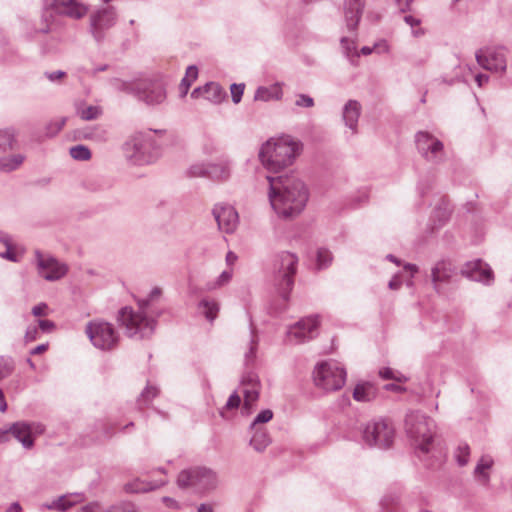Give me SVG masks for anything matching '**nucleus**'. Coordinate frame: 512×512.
<instances>
[{"instance_id":"nucleus-63","label":"nucleus","mask_w":512,"mask_h":512,"mask_svg":"<svg viewBox=\"0 0 512 512\" xmlns=\"http://www.w3.org/2000/svg\"><path fill=\"white\" fill-rule=\"evenodd\" d=\"M48 348V344H40L31 350L32 355H37L45 352Z\"/></svg>"},{"instance_id":"nucleus-39","label":"nucleus","mask_w":512,"mask_h":512,"mask_svg":"<svg viewBox=\"0 0 512 512\" xmlns=\"http://www.w3.org/2000/svg\"><path fill=\"white\" fill-rule=\"evenodd\" d=\"M70 156L79 161H87L91 158V151L84 145H77L70 148Z\"/></svg>"},{"instance_id":"nucleus-18","label":"nucleus","mask_w":512,"mask_h":512,"mask_svg":"<svg viewBox=\"0 0 512 512\" xmlns=\"http://www.w3.org/2000/svg\"><path fill=\"white\" fill-rule=\"evenodd\" d=\"M461 274L473 281L490 284L494 280L493 271L490 266L478 259L467 262L461 269Z\"/></svg>"},{"instance_id":"nucleus-3","label":"nucleus","mask_w":512,"mask_h":512,"mask_svg":"<svg viewBox=\"0 0 512 512\" xmlns=\"http://www.w3.org/2000/svg\"><path fill=\"white\" fill-rule=\"evenodd\" d=\"M160 294V288H153L148 299L139 301L140 312H134L129 307H124L119 311L118 321L125 327L128 337L143 339L152 335L155 329V321L147 318L143 310L151 300L159 297Z\"/></svg>"},{"instance_id":"nucleus-25","label":"nucleus","mask_w":512,"mask_h":512,"mask_svg":"<svg viewBox=\"0 0 512 512\" xmlns=\"http://www.w3.org/2000/svg\"><path fill=\"white\" fill-rule=\"evenodd\" d=\"M377 396V388L370 382L358 383L353 390V398L358 402H370Z\"/></svg>"},{"instance_id":"nucleus-6","label":"nucleus","mask_w":512,"mask_h":512,"mask_svg":"<svg viewBox=\"0 0 512 512\" xmlns=\"http://www.w3.org/2000/svg\"><path fill=\"white\" fill-rule=\"evenodd\" d=\"M177 484L180 488L202 493L216 487L217 476L210 469L195 467L181 471L177 478Z\"/></svg>"},{"instance_id":"nucleus-24","label":"nucleus","mask_w":512,"mask_h":512,"mask_svg":"<svg viewBox=\"0 0 512 512\" xmlns=\"http://www.w3.org/2000/svg\"><path fill=\"white\" fill-rule=\"evenodd\" d=\"M361 112V105L356 100H349L343 108V120L353 133L357 131V123Z\"/></svg>"},{"instance_id":"nucleus-62","label":"nucleus","mask_w":512,"mask_h":512,"mask_svg":"<svg viewBox=\"0 0 512 512\" xmlns=\"http://www.w3.org/2000/svg\"><path fill=\"white\" fill-rule=\"evenodd\" d=\"M237 259H238L237 255L232 251H229L226 254L225 260H226V263L228 266L234 265V263L237 261Z\"/></svg>"},{"instance_id":"nucleus-13","label":"nucleus","mask_w":512,"mask_h":512,"mask_svg":"<svg viewBox=\"0 0 512 512\" xmlns=\"http://www.w3.org/2000/svg\"><path fill=\"white\" fill-rule=\"evenodd\" d=\"M45 431L43 424L38 422L19 421L11 425L10 432L24 448L30 449L34 446V436L41 435Z\"/></svg>"},{"instance_id":"nucleus-37","label":"nucleus","mask_w":512,"mask_h":512,"mask_svg":"<svg viewBox=\"0 0 512 512\" xmlns=\"http://www.w3.org/2000/svg\"><path fill=\"white\" fill-rule=\"evenodd\" d=\"M233 270L228 269L223 271L215 280L207 282L205 289L213 291L226 286L232 279Z\"/></svg>"},{"instance_id":"nucleus-19","label":"nucleus","mask_w":512,"mask_h":512,"mask_svg":"<svg viewBox=\"0 0 512 512\" xmlns=\"http://www.w3.org/2000/svg\"><path fill=\"white\" fill-rule=\"evenodd\" d=\"M456 275V268L450 261L441 260L435 263L431 269V282L437 293L441 292V287L452 281Z\"/></svg>"},{"instance_id":"nucleus-16","label":"nucleus","mask_w":512,"mask_h":512,"mask_svg":"<svg viewBox=\"0 0 512 512\" xmlns=\"http://www.w3.org/2000/svg\"><path fill=\"white\" fill-rule=\"evenodd\" d=\"M212 214L218 224L219 230L224 233H233L238 226V213L230 205L217 204L212 210Z\"/></svg>"},{"instance_id":"nucleus-55","label":"nucleus","mask_w":512,"mask_h":512,"mask_svg":"<svg viewBox=\"0 0 512 512\" xmlns=\"http://www.w3.org/2000/svg\"><path fill=\"white\" fill-rule=\"evenodd\" d=\"M38 327L36 326H30L27 328L26 330V333H25V340L27 342H31V341H34L37 339L38 337Z\"/></svg>"},{"instance_id":"nucleus-28","label":"nucleus","mask_w":512,"mask_h":512,"mask_svg":"<svg viewBox=\"0 0 512 512\" xmlns=\"http://www.w3.org/2000/svg\"><path fill=\"white\" fill-rule=\"evenodd\" d=\"M493 464V458L489 455H483L478 461L474 470V476L482 484H487L489 482L488 470L491 469Z\"/></svg>"},{"instance_id":"nucleus-22","label":"nucleus","mask_w":512,"mask_h":512,"mask_svg":"<svg viewBox=\"0 0 512 512\" xmlns=\"http://www.w3.org/2000/svg\"><path fill=\"white\" fill-rule=\"evenodd\" d=\"M366 5V0H344L343 15L346 27L354 31L361 20Z\"/></svg>"},{"instance_id":"nucleus-26","label":"nucleus","mask_w":512,"mask_h":512,"mask_svg":"<svg viewBox=\"0 0 512 512\" xmlns=\"http://www.w3.org/2000/svg\"><path fill=\"white\" fill-rule=\"evenodd\" d=\"M82 500L83 497L81 494L64 495L52 501L50 504H47L46 507L50 510L66 511Z\"/></svg>"},{"instance_id":"nucleus-43","label":"nucleus","mask_w":512,"mask_h":512,"mask_svg":"<svg viewBox=\"0 0 512 512\" xmlns=\"http://www.w3.org/2000/svg\"><path fill=\"white\" fill-rule=\"evenodd\" d=\"M158 394V389L155 386L148 385L141 393L138 402L139 404L146 405Z\"/></svg>"},{"instance_id":"nucleus-46","label":"nucleus","mask_w":512,"mask_h":512,"mask_svg":"<svg viewBox=\"0 0 512 512\" xmlns=\"http://www.w3.org/2000/svg\"><path fill=\"white\" fill-rule=\"evenodd\" d=\"M373 51L377 53H384L388 51V45L386 41L375 43L373 47L364 46L361 48V54L370 55Z\"/></svg>"},{"instance_id":"nucleus-45","label":"nucleus","mask_w":512,"mask_h":512,"mask_svg":"<svg viewBox=\"0 0 512 512\" xmlns=\"http://www.w3.org/2000/svg\"><path fill=\"white\" fill-rule=\"evenodd\" d=\"M208 164L197 163L193 164L189 170L188 175L190 177H207Z\"/></svg>"},{"instance_id":"nucleus-35","label":"nucleus","mask_w":512,"mask_h":512,"mask_svg":"<svg viewBox=\"0 0 512 512\" xmlns=\"http://www.w3.org/2000/svg\"><path fill=\"white\" fill-rule=\"evenodd\" d=\"M198 77V68L195 65L188 66L186 69L185 77L181 80L179 85L180 96L185 97L189 91L190 86Z\"/></svg>"},{"instance_id":"nucleus-12","label":"nucleus","mask_w":512,"mask_h":512,"mask_svg":"<svg viewBox=\"0 0 512 512\" xmlns=\"http://www.w3.org/2000/svg\"><path fill=\"white\" fill-rule=\"evenodd\" d=\"M319 324V316L302 318L288 328V341L299 344L313 339L318 334Z\"/></svg>"},{"instance_id":"nucleus-29","label":"nucleus","mask_w":512,"mask_h":512,"mask_svg":"<svg viewBox=\"0 0 512 512\" xmlns=\"http://www.w3.org/2000/svg\"><path fill=\"white\" fill-rule=\"evenodd\" d=\"M282 97V89L279 84H274L269 87H259L254 95V99L257 101H270L279 100Z\"/></svg>"},{"instance_id":"nucleus-57","label":"nucleus","mask_w":512,"mask_h":512,"mask_svg":"<svg viewBox=\"0 0 512 512\" xmlns=\"http://www.w3.org/2000/svg\"><path fill=\"white\" fill-rule=\"evenodd\" d=\"M401 285L402 282L398 274L394 275L388 283V287L392 290H398L401 287Z\"/></svg>"},{"instance_id":"nucleus-17","label":"nucleus","mask_w":512,"mask_h":512,"mask_svg":"<svg viewBox=\"0 0 512 512\" xmlns=\"http://www.w3.org/2000/svg\"><path fill=\"white\" fill-rule=\"evenodd\" d=\"M150 146L151 143L146 136L142 134L135 135L125 144L126 155L135 164L142 165L148 162L147 153Z\"/></svg>"},{"instance_id":"nucleus-4","label":"nucleus","mask_w":512,"mask_h":512,"mask_svg":"<svg viewBox=\"0 0 512 512\" xmlns=\"http://www.w3.org/2000/svg\"><path fill=\"white\" fill-rule=\"evenodd\" d=\"M298 257L291 252L278 253L273 261V279L282 297L287 300L294 284Z\"/></svg>"},{"instance_id":"nucleus-49","label":"nucleus","mask_w":512,"mask_h":512,"mask_svg":"<svg viewBox=\"0 0 512 512\" xmlns=\"http://www.w3.org/2000/svg\"><path fill=\"white\" fill-rule=\"evenodd\" d=\"M245 85L244 84H232L230 87L232 100L235 104L241 101Z\"/></svg>"},{"instance_id":"nucleus-41","label":"nucleus","mask_w":512,"mask_h":512,"mask_svg":"<svg viewBox=\"0 0 512 512\" xmlns=\"http://www.w3.org/2000/svg\"><path fill=\"white\" fill-rule=\"evenodd\" d=\"M332 261V255L330 251L324 248H320L317 251V265L319 269L326 268Z\"/></svg>"},{"instance_id":"nucleus-2","label":"nucleus","mask_w":512,"mask_h":512,"mask_svg":"<svg viewBox=\"0 0 512 512\" xmlns=\"http://www.w3.org/2000/svg\"><path fill=\"white\" fill-rule=\"evenodd\" d=\"M299 150V143L289 137L270 139L262 145L259 159L269 172L277 173L293 163Z\"/></svg>"},{"instance_id":"nucleus-53","label":"nucleus","mask_w":512,"mask_h":512,"mask_svg":"<svg viewBox=\"0 0 512 512\" xmlns=\"http://www.w3.org/2000/svg\"><path fill=\"white\" fill-rule=\"evenodd\" d=\"M0 257L3 259L9 260L11 262H19L20 261V256L14 250L13 245L11 248H6L5 252L0 253Z\"/></svg>"},{"instance_id":"nucleus-14","label":"nucleus","mask_w":512,"mask_h":512,"mask_svg":"<svg viewBox=\"0 0 512 512\" xmlns=\"http://www.w3.org/2000/svg\"><path fill=\"white\" fill-rule=\"evenodd\" d=\"M46 6L56 14L80 20L88 13V6L79 0H46Z\"/></svg>"},{"instance_id":"nucleus-15","label":"nucleus","mask_w":512,"mask_h":512,"mask_svg":"<svg viewBox=\"0 0 512 512\" xmlns=\"http://www.w3.org/2000/svg\"><path fill=\"white\" fill-rule=\"evenodd\" d=\"M416 145L419 153L430 162H438L442 158L443 144L427 132L416 135Z\"/></svg>"},{"instance_id":"nucleus-52","label":"nucleus","mask_w":512,"mask_h":512,"mask_svg":"<svg viewBox=\"0 0 512 512\" xmlns=\"http://www.w3.org/2000/svg\"><path fill=\"white\" fill-rule=\"evenodd\" d=\"M295 105L298 107L310 108V107L314 106V100L312 97H310L306 94H299V95H297Z\"/></svg>"},{"instance_id":"nucleus-23","label":"nucleus","mask_w":512,"mask_h":512,"mask_svg":"<svg viewBox=\"0 0 512 512\" xmlns=\"http://www.w3.org/2000/svg\"><path fill=\"white\" fill-rule=\"evenodd\" d=\"M191 97H203L211 103L219 104L225 99L226 92L222 89V87L219 84L210 82L205 84L203 87L195 88L191 92Z\"/></svg>"},{"instance_id":"nucleus-44","label":"nucleus","mask_w":512,"mask_h":512,"mask_svg":"<svg viewBox=\"0 0 512 512\" xmlns=\"http://www.w3.org/2000/svg\"><path fill=\"white\" fill-rule=\"evenodd\" d=\"M257 346H258V338H257V335L255 334V331L252 330L251 336H250V341H249V351L246 352V354H245V360L247 363H250L253 361V359L255 357L256 350H257Z\"/></svg>"},{"instance_id":"nucleus-9","label":"nucleus","mask_w":512,"mask_h":512,"mask_svg":"<svg viewBox=\"0 0 512 512\" xmlns=\"http://www.w3.org/2000/svg\"><path fill=\"white\" fill-rule=\"evenodd\" d=\"M394 434V427L389 421L378 419L364 427L363 440L369 446L387 448L392 444Z\"/></svg>"},{"instance_id":"nucleus-38","label":"nucleus","mask_w":512,"mask_h":512,"mask_svg":"<svg viewBox=\"0 0 512 512\" xmlns=\"http://www.w3.org/2000/svg\"><path fill=\"white\" fill-rule=\"evenodd\" d=\"M77 113L80 116L81 119L90 121L95 120L100 117L102 114V108L100 106H94V105H80L77 108Z\"/></svg>"},{"instance_id":"nucleus-64","label":"nucleus","mask_w":512,"mask_h":512,"mask_svg":"<svg viewBox=\"0 0 512 512\" xmlns=\"http://www.w3.org/2000/svg\"><path fill=\"white\" fill-rule=\"evenodd\" d=\"M6 512H22V507L19 503L15 502L10 505Z\"/></svg>"},{"instance_id":"nucleus-48","label":"nucleus","mask_w":512,"mask_h":512,"mask_svg":"<svg viewBox=\"0 0 512 512\" xmlns=\"http://www.w3.org/2000/svg\"><path fill=\"white\" fill-rule=\"evenodd\" d=\"M240 403H241L240 396L236 392H234L228 398L225 407L220 411L221 416L224 417V409H226V410L236 409L239 407Z\"/></svg>"},{"instance_id":"nucleus-58","label":"nucleus","mask_w":512,"mask_h":512,"mask_svg":"<svg viewBox=\"0 0 512 512\" xmlns=\"http://www.w3.org/2000/svg\"><path fill=\"white\" fill-rule=\"evenodd\" d=\"M0 242L4 244L6 248H11L13 245L11 236L4 232H0Z\"/></svg>"},{"instance_id":"nucleus-36","label":"nucleus","mask_w":512,"mask_h":512,"mask_svg":"<svg viewBox=\"0 0 512 512\" xmlns=\"http://www.w3.org/2000/svg\"><path fill=\"white\" fill-rule=\"evenodd\" d=\"M16 144V133L11 128L0 130V152H8Z\"/></svg>"},{"instance_id":"nucleus-5","label":"nucleus","mask_w":512,"mask_h":512,"mask_svg":"<svg viewBox=\"0 0 512 512\" xmlns=\"http://www.w3.org/2000/svg\"><path fill=\"white\" fill-rule=\"evenodd\" d=\"M434 427V421L419 412H411L406 416V432L424 453L429 452V446L434 436Z\"/></svg>"},{"instance_id":"nucleus-27","label":"nucleus","mask_w":512,"mask_h":512,"mask_svg":"<svg viewBox=\"0 0 512 512\" xmlns=\"http://www.w3.org/2000/svg\"><path fill=\"white\" fill-rule=\"evenodd\" d=\"M79 512H138L135 505L130 502H123L110 506L106 509L97 504H91L83 507Z\"/></svg>"},{"instance_id":"nucleus-11","label":"nucleus","mask_w":512,"mask_h":512,"mask_svg":"<svg viewBox=\"0 0 512 512\" xmlns=\"http://www.w3.org/2000/svg\"><path fill=\"white\" fill-rule=\"evenodd\" d=\"M117 21V13L114 7L107 6L98 8L90 14L89 30L97 42L105 39L106 32L112 28Z\"/></svg>"},{"instance_id":"nucleus-60","label":"nucleus","mask_w":512,"mask_h":512,"mask_svg":"<svg viewBox=\"0 0 512 512\" xmlns=\"http://www.w3.org/2000/svg\"><path fill=\"white\" fill-rule=\"evenodd\" d=\"M64 76H65V72L60 71V70L54 71V72H51V73L47 74L48 79L51 80V81L59 80V79H61Z\"/></svg>"},{"instance_id":"nucleus-30","label":"nucleus","mask_w":512,"mask_h":512,"mask_svg":"<svg viewBox=\"0 0 512 512\" xmlns=\"http://www.w3.org/2000/svg\"><path fill=\"white\" fill-rule=\"evenodd\" d=\"M166 481L159 482H146L140 479H136L125 485V490L130 493H145L157 489L163 486Z\"/></svg>"},{"instance_id":"nucleus-51","label":"nucleus","mask_w":512,"mask_h":512,"mask_svg":"<svg viewBox=\"0 0 512 512\" xmlns=\"http://www.w3.org/2000/svg\"><path fill=\"white\" fill-rule=\"evenodd\" d=\"M258 391L256 389L245 390L244 392V406L251 407L254 402L258 399Z\"/></svg>"},{"instance_id":"nucleus-21","label":"nucleus","mask_w":512,"mask_h":512,"mask_svg":"<svg viewBox=\"0 0 512 512\" xmlns=\"http://www.w3.org/2000/svg\"><path fill=\"white\" fill-rule=\"evenodd\" d=\"M138 98L147 104H159L166 98L165 90L159 82L143 81L137 84Z\"/></svg>"},{"instance_id":"nucleus-42","label":"nucleus","mask_w":512,"mask_h":512,"mask_svg":"<svg viewBox=\"0 0 512 512\" xmlns=\"http://www.w3.org/2000/svg\"><path fill=\"white\" fill-rule=\"evenodd\" d=\"M470 455V448L467 444H460L456 451V459L460 466H465L468 463Z\"/></svg>"},{"instance_id":"nucleus-50","label":"nucleus","mask_w":512,"mask_h":512,"mask_svg":"<svg viewBox=\"0 0 512 512\" xmlns=\"http://www.w3.org/2000/svg\"><path fill=\"white\" fill-rule=\"evenodd\" d=\"M341 44H342V47L344 48L345 53L348 57H351L353 55L358 56V53L356 52L355 43L352 40H350L346 37H343L341 39Z\"/></svg>"},{"instance_id":"nucleus-20","label":"nucleus","mask_w":512,"mask_h":512,"mask_svg":"<svg viewBox=\"0 0 512 512\" xmlns=\"http://www.w3.org/2000/svg\"><path fill=\"white\" fill-rule=\"evenodd\" d=\"M475 56L478 64L486 70L503 72L506 69V59L502 51L479 50Z\"/></svg>"},{"instance_id":"nucleus-54","label":"nucleus","mask_w":512,"mask_h":512,"mask_svg":"<svg viewBox=\"0 0 512 512\" xmlns=\"http://www.w3.org/2000/svg\"><path fill=\"white\" fill-rule=\"evenodd\" d=\"M48 305L46 303H39L38 305L32 308V314L35 317L47 316L48 315Z\"/></svg>"},{"instance_id":"nucleus-8","label":"nucleus","mask_w":512,"mask_h":512,"mask_svg":"<svg viewBox=\"0 0 512 512\" xmlns=\"http://www.w3.org/2000/svg\"><path fill=\"white\" fill-rule=\"evenodd\" d=\"M85 331L93 345L101 350H112L118 344L119 334L108 322L91 321L87 324Z\"/></svg>"},{"instance_id":"nucleus-31","label":"nucleus","mask_w":512,"mask_h":512,"mask_svg":"<svg viewBox=\"0 0 512 512\" xmlns=\"http://www.w3.org/2000/svg\"><path fill=\"white\" fill-rule=\"evenodd\" d=\"M230 176V166L228 162L208 164L207 177L213 180H226Z\"/></svg>"},{"instance_id":"nucleus-47","label":"nucleus","mask_w":512,"mask_h":512,"mask_svg":"<svg viewBox=\"0 0 512 512\" xmlns=\"http://www.w3.org/2000/svg\"><path fill=\"white\" fill-rule=\"evenodd\" d=\"M273 418V412L270 409L261 411L253 420L251 429L257 428L258 424L267 423Z\"/></svg>"},{"instance_id":"nucleus-56","label":"nucleus","mask_w":512,"mask_h":512,"mask_svg":"<svg viewBox=\"0 0 512 512\" xmlns=\"http://www.w3.org/2000/svg\"><path fill=\"white\" fill-rule=\"evenodd\" d=\"M38 326L43 332H50L55 327V324L50 320H39Z\"/></svg>"},{"instance_id":"nucleus-10","label":"nucleus","mask_w":512,"mask_h":512,"mask_svg":"<svg viewBox=\"0 0 512 512\" xmlns=\"http://www.w3.org/2000/svg\"><path fill=\"white\" fill-rule=\"evenodd\" d=\"M35 265L37 274L49 282L62 279L68 272V266L49 254L35 250Z\"/></svg>"},{"instance_id":"nucleus-61","label":"nucleus","mask_w":512,"mask_h":512,"mask_svg":"<svg viewBox=\"0 0 512 512\" xmlns=\"http://www.w3.org/2000/svg\"><path fill=\"white\" fill-rule=\"evenodd\" d=\"M404 21L411 27H415L420 24V20L411 15L404 16Z\"/></svg>"},{"instance_id":"nucleus-59","label":"nucleus","mask_w":512,"mask_h":512,"mask_svg":"<svg viewBox=\"0 0 512 512\" xmlns=\"http://www.w3.org/2000/svg\"><path fill=\"white\" fill-rule=\"evenodd\" d=\"M162 502H163L167 507H169V508H174V509L179 508V505H178L177 501H176V500H174V499H173V498H171V497H167V496L163 497V498H162Z\"/></svg>"},{"instance_id":"nucleus-32","label":"nucleus","mask_w":512,"mask_h":512,"mask_svg":"<svg viewBox=\"0 0 512 512\" xmlns=\"http://www.w3.org/2000/svg\"><path fill=\"white\" fill-rule=\"evenodd\" d=\"M199 309L205 318L212 322L216 319L219 312V304L217 301L209 298H204L199 302Z\"/></svg>"},{"instance_id":"nucleus-1","label":"nucleus","mask_w":512,"mask_h":512,"mask_svg":"<svg viewBox=\"0 0 512 512\" xmlns=\"http://www.w3.org/2000/svg\"><path fill=\"white\" fill-rule=\"evenodd\" d=\"M269 200L274 211L282 218L299 215L306 206L309 193L304 182L293 174L268 175Z\"/></svg>"},{"instance_id":"nucleus-33","label":"nucleus","mask_w":512,"mask_h":512,"mask_svg":"<svg viewBox=\"0 0 512 512\" xmlns=\"http://www.w3.org/2000/svg\"><path fill=\"white\" fill-rule=\"evenodd\" d=\"M254 434L250 440V445L258 452H262L270 444V438L267 432L262 428H254Z\"/></svg>"},{"instance_id":"nucleus-34","label":"nucleus","mask_w":512,"mask_h":512,"mask_svg":"<svg viewBox=\"0 0 512 512\" xmlns=\"http://www.w3.org/2000/svg\"><path fill=\"white\" fill-rule=\"evenodd\" d=\"M24 160L25 156L23 154L0 158V171L6 173L15 171L23 164Z\"/></svg>"},{"instance_id":"nucleus-40","label":"nucleus","mask_w":512,"mask_h":512,"mask_svg":"<svg viewBox=\"0 0 512 512\" xmlns=\"http://www.w3.org/2000/svg\"><path fill=\"white\" fill-rule=\"evenodd\" d=\"M379 376L385 380H395L397 382H406L407 378L398 371H395L389 367H385L379 370Z\"/></svg>"},{"instance_id":"nucleus-7","label":"nucleus","mask_w":512,"mask_h":512,"mask_svg":"<svg viewBox=\"0 0 512 512\" xmlns=\"http://www.w3.org/2000/svg\"><path fill=\"white\" fill-rule=\"evenodd\" d=\"M313 375L315 385L326 391L339 390L346 381V371L333 361L320 363L315 368Z\"/></svg>"}]
</instances>
